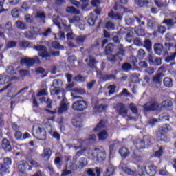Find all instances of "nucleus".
<instances>
[{
  "label": "nucleus",
  "mask_w": 176,
  "mask_h": 176,
  "mask_svg": "<svg viewBox=\"0 0 176 176\" xmlns=\"http://www.w3.org/2000/svg\"><path fill=\"white\" fill-rule=\"evenodd\" d=\"M160 104L156 100V98L151 97L148 101L144 104L143 106V109L144 112H155L159 109Z\"/></svg>",
  "instance_id": "f257e3e1"
},
{
  "label": "nucleus",
  "mask_w": 176,
  "mask_h": 176,
  "mask_svg": "<svg viewBox=\"0 0 176 176\" xmlns=\"http://www.w3.org/2000/svg\"><path fill=\"white\" fill-rule=\"evenodd\" d=\"M173 128L170 124H166L165 126L159 128L157 132V138L159 141H167V133L168 131H171Z\"/></svg>",
  "instance_id": "f03ea898"
},
{
  "label": "nucleus",
  "mask_w": 176,
  "mask_h": 176,
  "mask_svg": "<svg viewBox=\"0 0 176 176\" xmlns=\"http://www.w3.org/2000/svg\"><path fill=\"white\" fill-rule=\"evenodd\" d=\"M34 49L38 52L39 57L42 58H45V60L50 61V57H52V54L47 52V47L45 45H35Z\"/></svg>",
  "instance_id": "7ed1b4c3"
},
{
  "label": "nucleus",
  "mask_w": 176,
  "mask_h": 176,
  "mask_svg": "<svg viewBox=\"0 0 176 176\" xmlns=\"http://www.w3.org/2000/svg\"><path fill=\"white\" fill-rule=\"evenodd\" d=\"M41 60L38 56H34V58H23L20 60L21 65H25L28 68H31L34 67V64H41Z\"/></svg>",
  "instance_id": "20e7f679"
},
{
  "label": "nucleus",
  "mask_w": 176,
  "mask_h": 176,
  "mask_svg": "<svg viewBox=\"0 0 176 176\" xmlns=\"http://www.w3.org/2000/svg\"><path fill=\"white\" fill-rule=\"evenodd\" d=\"M116 110L117 113H118V115L122 118H129V119L131 120L134 119L133 117L127 116V113H129V110L127 109V107H126V104L123 103H118L116 107Z\"/></svg>",
  "instance_id": "39448f33"
},
{
  "label": "nucleus",
  "mask_w": 176,
  "mask_h": 176,
  "mask_svg": "<svg viewBox=\"0 0 176 176\" xmlns=\"http://www.w3.org/2000/svg\"><path fill=\"white\" fill-rule=\"evenodd\" d=\"M88 107L89 104L86 100H79L73 103L72 108L77 112H83V111L87 109Z\"/></svg>",
  "instance_id": "423d86ee"
},
{
  "label": "nucleus",
  "mask_w": 176,
  "mask_h": 176,
  "mask_svg": "<svg viewBox=\"0 0 176 176\" xmlns=\"http://www.w3.org/2000/svg\"><path fill=\"white\" fill-rule=\"evenodd\" d=\"M122 170L126 174H129V175L132 176H145V169L143 168H138L136 170H133L131 168L124 166L122 167Z\"/></svg>",
  "instance_id": "0eeeda50"
},
{
  "label": "nucleus",
  "mask_w": 176,
  "mask_h": 176,
  "mask_svg": "<svg viewBox=\"0 0 176 176\" xmlns=\"http://www.w3.org/2000/svg\"><path fill=\"white\" fill-rule=\"evenodd\" d=\"M146 61H148L149 65L153 67L162 65V59L159 57H156L152 52L148 53V56L146 58Z\"/></svg>",
  "instance_id": "6e6552de"
},
{
  "label": "nucleus",
  "mask_w": 176,
  "mask_h": 176,
  "mask_svg": "<svg viewBox=\"0 0 176 176\" xmlns=\"http://www.w3.org/2000/svg\"><path fill=\"white\" fill-rule=\"evenodd\" d=\"M36 138L39 141H45L47 138L46 130L45 128L38 126L36 131Z\"/></svg>",
  "instance_id": "1a4fd4ad"
},
{
  "label": "nucleus",
  "mask_w": 176,
  "mask_h": 176,
  "mask_svg": "<svg viewBox=\"0 0 176 176\" xmlns=\"http://www.w3.org/2000/svg\"><path fill=\"white\" fill-rule=\"evenodd\" d=\"M154 52L157 56H162L164 54V56H167V51L164 49V47L160 43H155L154 45Z\"/></svg>",
  "instance_id": "9d476101"
},
{
  "label": "nucleus",
  "mask_w": 176,
  "mask_h": 176,
  "mask_svg": "<svg viewBox=\"0 0 176 176\" xmlns=\"http://www.w3.org/2000/svg\"><path fill=\"white\" fill-rule=\"evenodd\" d=\"M144 171L149 176H155L156 175V166H155L153 164H147L144 166Z\"/></svg>",
  "instance_id": "9b49d317"
},
{
  "label": "nucleus",
  "mask_w": 176,
  "mask_h": 176,
  "mask_svg": "<svg viewBox=\"0 0 176 176\" xmlns=\"http://www.w3.org/2000/svg\"><path fill=\"white\" fill-rule=\"evenodd\" d=\"M68 107H69V102H68L67 98L63 97L60 102V107L58 111V113L61 114L63 112H67V111H68Z\"/></svg>",
  "instance_id": "f8f14e48"
},
{
  "label": "nucleus",
  "mask_w": 176,
  "mask_h": 176,
  "mask_svg": "<svg viewBox=\"0 0 176 176\" xmlns=\"http://www.w3.org/2000/svg\"><path fill=\"white\" fill-rule=\"evenodd\" d=\"M1 149H3L6 153L12 152V144L10 141L7 138H3L1 141Z\"/></svg>",
  "instance_id": "ddd939ff"
},
{
  "label": "nucleus",
  "mask_w": 176,
  "mask_h": 176,
  "mask_svg": "<svg viewBox=\"0 0 176 176\" xmlns=\"http://www.w3.org/2000/svg\"><path fill=\"white\" fill-rule=\"evenodd\" d=\"M133 144L138 149H145L146 146H145V142L144 141V138H138L134 140Z\"/></svg>",
  "instance_id": "4468645a"
},
{
  "label": "nucleus",
  "mask_w": 176,
  "mask_h": 176,
  "mask_svg": "<svg viewBox=\"0 0 176 176\" xmlns=\"http://www.w3.org/2000/svg\"><path fill=\"white\" fill-rule=\"evenodd\" d=\"M87 174L89 176H96H96H100L101 175V168H98V167H96L94 169L89 168L87 170Z\"/></svg>",
  "instance_id": "2eb2a0df"
},
{
  "label": "nucleus",
  "mask_w": 176,
  "mask_h": 176,
  "mask_svg": "<svg viewBox=\"0 0 176 176\" xmlns=\"http://www.w3.org/2000/svg\"><path fill=\"white\" fill-rule=\"evenodd\" d=\"M28 163L25 161H20L18 165V170L20 174H24L27 171Z\"/></svg>",
  "instance_id": "dca6fc26"
},
{
  "label": "nucleus",
  "mask_w": 176,
  "mask_h": 176,
  "mask_svg": "<svg viewBox=\"0 0 176 176\" xmlns=\"http://www.w3.org/2000/svg\"><path fill=\"white\" fill-rule=\"evenodd\" d=\"M151 1L149 0H135V5L139 8H149Z\"/></svg>",
  "instance_id": "f3484780"
},
{
  "label": "nucleus",
  "mask_w": 176,
  "mask_h": 176,
  "mask_svg": "<svg viewBox=\"0 0 176 176\" xmlns=\"http://www.w3.org/2000/svg\"><path fill=\"white\" fill-rule=\"evenodd\" d=\"M95 152H96V157L97 160L99 162H104L105 160V151H102L99 150L98 148H95L94 149Z\"/></svg>",
  "instance_id": "a211bd4d"
},
{
  "label": "nucleus",
  "mask_w": 176,
  "mask_h": 176,
  "mask_svg": "<svg viewBox=\"0 0 176 176\" xmlns=\"http://www.w3.org/2000/svg\"><path fill=\"white\" fill-rule=\"evenodd\" d=\"M35 19H37L40 23L45 24L46 23V14H45V12H37L35 15Z\"/></svg>",
  "instance_id": "6ab92c4d"
},
{
  "label": "nucleus",
  "mask_w": 176,
  "mask_h": 176,
  "mask_svg": "<svg viewBox=\"0 0 176 176\" xmlns=\"http://www.w3.org/2000/svg\"><path fill=\"white\" fill-rule=\"evenodd\" d=\"M163 73L160 72L153 76V83L155 85H160L162 83V79H163Z\"/></svg>",
  "instance_id": "aec40b11"
},
{
  "label": "nucleus",
  "mask_w": 176,
  "mask_h": 176,
  "mask_svg": "<svg viewBox=\"0 0 176 176\" xmlns=\"http://www.w3.org/2000/svg\"><path fill=\"white\" fill-rule=\"evenodd\" d=\"M119 153L122 159H126V157H128V156H130V151H129V148L126 147L120 148L119 150Z\"/></svg>",
  "instance_id": "412c9836"
},
{
  "label": "nucleus",
  "mask_w": 176,
  "mask_h": 176,
  "mask_svg": "<svg viewBox=\"0 0 176 176\" xmlns=\"http://www.w3.org/2000/svg\"><path fill=\"white\" fill-rule=\"evenodd\" d=\"M50 92L52 96H58L60 93H62L63 97L65 96V90L63 88H54L50 90Z\"/></svg>",
  "instance_id": "4be33fe9"
},
{
  "label": "nucleus",
  "mask_w": 176,
  "mask_h": 176,
  "mask_svg": "<svg viewBox=\"0 0 176 176\" xmlns=\"http://www.w3.org/2000/svg\"><path fill=\"white\" fill-rule=\"evenodd\" d=\"M108 16L111 17L113 20L122 21V19H123V15L120 14L119 12L115 13L113 11H111V12L108 14Z\"/></svg>",
  "instance_id": "5701e85b"
},
{
  "label": "nucleus",
  "mask_w": 176,
  "mask_h": 176,
  "mask_svg": "<svg viewBox=\"0 0 176 176\" xmlns=\"http://www.w3.org/2000/svg\"><path fill=\"white\" fill-rule=\"evenodd\" d=\"M144 47L146 49L148 53H152V41L149 38H146L144 41Z\"/></svg>",
  "instance_id": "b1692460"
},
{
  "label": "nucleus",
  "mask_w": 176,
  "mask_h": 176,
  "mask_svg": "<svg viewBox=\"0 0 176 176\" xmlns=\"http://www.w3.org/2000/svg\"><path fill=\"white\" fill-rule=\"evenodd\" d=\"M143 140L144 141V145L146 146V148L153 144V138L151 136L144 135L143 136Z\"/></svg>",
  "instance_id": "393cba45"
},
{
  "label": "nucleus",
  "mask_w": 176,
  "mask_h": 176,
  "mask_svg": "<svg viewBox=\"0 0 176 176\" xmlns=\"http://www.w3.org/2000/svg\"><path fill=\"white\" fill-rule=\"evenodd\" d=\"M115 49V45L113 43H108L104 49V52L107 56H109V54H112V52H113V50Z\"/></svg>",
  "instance_id": "a878e982"
},
{
  "label": "nucleus",
  "mask_w": 176,
  "mask_h": 176,
  "mask_svg": "<svg viewBox=\"0 0 176 176\" xmlns=\"http://www.w3.org/2000/svg\"><path fill=\"white\" fill-rule=\"evenodd\" d=\"M51 156L52 150L49 148H45L43 153L41 154V157H43L44 159H45V160H50Z\"/></svg>",
  "instance_id": "bb28decb"
},
{
  "label": "nucleus",
  "mask_w": 176,
  "mask_h": 176,
  "mask_svg": "<svg viewBox=\"0 0 176 176\" xmlns=\"http://www.w3.org/2000/svg\"><path fill=\"white\" fill-rule=\"evenodd\" d=\"M147 28L148 30H156L157 27V22L154 19H147Z\"/></svg>",
  "instance_id": "cd10ccee"
},
{
  "label": "nucleus",
  "mask_w": 176,
  "mask_h": 176,
  "mask_svg": "<svg viewBox=\"0 0 176 176\" xmlns=\"http://www.w3.org/2000/svg\"><path fill=\"white\" fill-rule=\"evenodd\" d=\"M109 137V135L108 134V132L107 131L103 130L101 131L98 134V138L99 141H105Z\"/></svg>",
  "instance_id": "c85d7f7f"
},
{
  "label": "nucleus",
  "mask_w": 176,
  "mask_h": 176,
  "mask_svg": "<svg viewBox=\"0 0 176 176\" xmlns=\"http://www.w3.org/2000/svg\"><path fill=\"white\" fill-rule=\"evenodd\" d=\"M162 24H166L167 27L173 28L176 24V21L173 19H164L162 21Z\"/></svg>",
  "instance_id": "c756f323"
},
{
  "label": "nucleus",
  "mask_w": 176,
  "mask_h": 176,
  "mask_svg": "<svg viewBox=\"0 0 176 176\" xmlns=\"http://www.w3.org/2000/svg\"><path fill=\"white\" fill-rule=\"evenodd\" d=\"M97 60L94 58H90L89 62L87 63L88 67L91 68V69H97Z\"/></svg>",
  "instance_id": "7c9ffc66"
},
{
  "label": "nucleus",
  "mask_w": 176,
  "mask_h": 176,
  "mask_svg": "<svg viewBox=\"0 0 176 176\" xmlns=\"http://www.w3.org/2000/svg\"><path fill=\"white\" fill-rule=\"evenodd\" d=\"M15 24L16 25V28L19 30H22V31H24L28 28L27 23L23 22L22 21L18 20L15 22Z\"/></svg>",
  "instance_id": "2f4dec72"
},
{
  "label": "nucleus",
  "mask_w": 176,
  "mask_h": 176,
  "mask_svg": "<svg viewBox=\"0 0 176 176\" xmlns=\"http://www.w3.org/2000/svg\"><path fill=\"white\" fill-rule=\"evenodd\" d=\"M166 31H167V28L165 26L160 25L157 27V30L153 32V34L154 36H157V32H159V34H162L163 35Z\"/></svg>",
  "instance_id": "473e14b6"
},
{
  "label": "nucleus",
  "mask_w": 176,
  "mask_h": 176,
  "mask_svg": "<svg viewBox=\"0 0 176 176\" xmlns=\"http://www.w3.org/2000/svg\"><path fill=\"white\" fill-rule=\"evenodd\" d=\"M102 129H105V120H101L99 123L96 125V127L94 129L95 132L100 131Z\"/></svg>",
  "instance_id": "72a5a7b5"
},
{
  "label": "nucleus",
  "mask_w": 176,
  "mask_h": 176,
  "mask_svg": "<svg viewBox=\"0 0 176 176\" xmlns=\"http://www.w3.org/2000/svg\"><path fill=\"white\" fill-rule=\"evenodd\" d=\"M66 12L67 13H72V14H79L80 13V11L74 6L67 7Z\"/></svg>",
  "instance_id": "f704fd0d"
},
{
  "label": "nucleus",
  "mask_w": 176,
  "mask_h": 176,
  "mask_svg": "<svg viewBox=\"0 0 176 176\" xmlns=\"http://www.w3.org/2000/svg\"><path fill=\"white\" fill-rule=\"evenodd\" d=\"M72 124L76 129H82V127H83V124H82V122L78 118H74L72 120Z\"/></svg>",
  "instance_id": "c9c22d12"
},
{
  "label": "nucleus",
  "mask_w": 176,
  "mask_h": 176,
  "mask_svg": "<svg viewBox=\"0 0 176 176\" xmlns=\"http://www.w3.org/2000/svg\"><path fill=\"white\" fill-rule=\"evenodd\" d=\"M115 174V167L113 166H109L107 169L106 171L104 173V176H111Z\"/></svg>",
  "instance_id": "e433bc0d"
},
{
  "label": "nucleus",
  "mask_w": 176,
  "mask_h": 176,
  "mask_svg": "<svg viewBox=\"0 0 176 176\" xmlns=\"http://www.w3.org/2000/svg\"><path fill=\"white\" fill-rule=\"evenodd\" d=\"M52 47L56 49V50H64V45H61L58 41H52Z\"/></svg>",
  "instance_id": "4c0bfd02"
},
{
  "label": "nucleus",
  "mask_w": 176,
  "mask_h": 176,
  "mask_svg": "<svg viewBox=\"0 0 176 176\" xmlns=\"http://www.w3.org/2000/svg\"><path fill=\"white\" fill-rule=\"evenodd\" d=\"M163 153H164V148L163 146H160V148L154 153V157H157V159H160L162 156H163Z\"/></svg>",
  "instance_id": "58836bf2"
},
{
  "label": "nucleus",
  "mask_w": 176,
  "mask_h": 176,
  "mask_svg": "<svg viewBox=\"0 0 176 176\" xmlns=\"http://www.w3.org/2000/svg\"><path fill=\"white\" fill-rule=\"evenodd\" d=\"M124 53H126V50L123 49L121 47L119 48L118 52L116 54V56H117V57H118L120 61H122V60H123Z\"/></svg>",
  "instance_id": "ea45409f"
},
{
  "label": "nucleus",
  "mask_w": 176,
  "mask_h": 176,
  "mask_svg": "<svg viewBox=\"0 0 176 176\" xmlns=\"http://www.w3.org/2000/svg\"><path fill=\"white\" fill-rule=\"evenodd\" d=\"M163 82L165 87H173V79H171L170 78H164Z\"/></svg>",
  "instance_id": "a19ab883"
},
{
  "label": "nucleus",
  "mask_w": 176,
  "mask_h": 176,
  "mask_svg": "<svg viewBox=\"0 0 176 176\" xmlns=\"http://www.w3.org/2000/svg\"><path fill=\"white\" fill-rule=\"evenodd\" d=\"M105 111V107L104 104L95 106L94 109V112L96 113H101V112H104Z\"/></svg>",
  "instance_id": "79ce46f5"
},
{
  "label": "nucleus",
  "mask_w": 176,
  "mask_h": 176,
  "mask_svg": "<svg viewBox=\"0 0 176 176\" xmlns=\"http://www.w3.org/2000/svg\"><path fill=\"white\" fill-rule=\"evenodd\" d=\"M6 72L9 75H17V70L14 69V67L10 65L6 68Z\"/></svg>",
  "instance_id": "37998d69"
},
{
  "label": "nucleus",
  "mask_w": 176,
  "mask_h": 176,
  "mask_svg": "<svg viewBox=\"0 0 176 176\" xmlns=\"http://www.w3.org/2000/svg\"><path fill=\"white\" fill-rule=\"evenodd\" d=\"M9 79L8 76L0 74V85H6L9 82Z\"/></svg>",
  "instance_id": "c03bdc74"
},
{
  "label": "nucleus",
  "mask_w": 176,
  "mask_h": 176,
  "mask_svg": "<svg viewBox=\"0 0 176 176\" xmlns=\"http://www.w3.org/2000/svg\"><path fill=\"white\" fill-rule=\"evenodd\" d=\"M28 9H30V6H28V3L23 2L19 10L22 13H27V12H28Z\"/></svg>",
  "instance_id": "a18cd8bd"
},
{
  "label": "nucleus",
  "mask_w": 176,
  "mask_h": 176,
  "mask_svg": "<svg viewBox=\"0 0 176 176\" xmlns=\"http://www.w3.org/2000/svg\"><path fill=\"white\" fill-rule=\"evenodd\" d=\"M129 109L131 111L132 113H134V115H138V107L135 106V104L131 103L129 104Z\"/></svg>",
  "instance_id": "49530a36"
},
{
  "label": "nucleus",
  "mask_w": 176,
  "mask_h": 176,
  "mask_svg": "<svg viewBox=\"0 0 176 176\" xmlns=\"http://www.w3.org/2000/svg\"><path fill=\"white\" fill-rule=\"evenodd\" d=\"M165 39L166 42H173V41H175V37H174V34L168 32L165 35Z\"/></svg>",
  "instance_id": "de8ad7c7"
},
{
  "label": "nucleus",
  "mask_w": 176,
  "mask_h": 176,
  "mask_svg": "<svg viewBox=\"0 0 176 176\" xmlns=\"http://www.w3.org/2000/svg\"><path fill=\"white\" fill-rule=\"evenodd\" d=\"M66 168H69L72 171H76L78 170V165L70 161L69 164H66Z\"/></svg>",
  "instance_id": "09e8293b"
},
{
  "label": "nucleus",
  "mask_w": 176,
  "mask_h": 176,
  "mask_svg": "<svg viewBox=\"0 0 176 176\" xmlns=\"http://www.w3.org/2000/svg\"><path fill=\"white\" fill-rule=\"evenodd\" d=\"M159 118L160 120H162V122H166V120L168 122L170 120V116L167 113H163L160 114Z\"/></svg>",
  "instance_id": "8fccbe9b"
},
{
  "label": "nucleus",
  "mask_w": 176,
  "mask_h": 176,
  "mask_svg": "<svg viewBox=\"0 0 176 176\" xmlns=\"http://www.w3.org/2000/svg\"><path fill=\"white\" fill-rule=\"evenodd\" d=\"M86 36H79L76 38V42L78 45H83L85 41H86Z\"/></svg>",
  "instance_id": "3c124183"
},
{
  "label": "nucleus",
  "mask_w": 176,
  "mask_h": 176,
  "mask_svg": "<svg viewBox=\"0 0 176 176\" xmlns=\"http://www.w3.org/2000/svg\"><path fill=\"white\" fill-rule=\"evenodd\" d=\"M79 168H85V167H86V166H87V158L86 157H82L80 159V160L79 161Z\"/></svg>",
  "instance_id": "603ef678"
},
{
  "label": "nucleus",
  "mask_w": 176,
  "mask_h": 176,
  "mask_svg": "<svg viewBox=\"0 0 176 176\" xmlns=\"http://www.w3.org/2000/svg\"><path fill=\"white\" fill-rule=\"evenodd\" d=\"M133 69V66L131 65V64L129 63H124L122 65V69H123V71H124L125 72H127V71H130V69Z\"/></svg>",
  "instance_id": "864d4df0"
},
{
  "label": "nucleus",
  "mask_w": 176,
  "mask_h": 176,
  "mask_svg": "<svg viewBox=\"0 0 176 176\" xmlns=\"http://www.w3.org/2000/svg\"><path fill=\"white\" fill-rule=\"evenodd\" d=\"M117 55L116 54H109V56L107 57V60L109 61L110 63H111V64H115V63H116L118 61V60L116 59Z\"/></svg>",
  "instance_id": "5fc2aeb1"
},
{
  "label": "nucleus",
  "mask_w": 176,
  "mask_h": 176,
  "mask_svg": "<svg viewBox=\"0 0 176 176\" xmlns=\"http://www.w3.org/2000/svg\"><path fill=\"white\" fill-rule=\"evenodd\" d=\"M146 56V53L144 49H140L138 52V57L140 60H144V58Z\"/></svg>",
  "instance_id": "6e6d98bb"
},
{
  "label": "nucleus",
  "mask_w": 176,
  "mask_h": 176,
  "mask_svg": "<svg viewBox=\"0 0 176 176\" xmlns=\"http://www.w3.org/2000/svg\"><path fill=\"white\" fill-rule=\"evenodd\" d=\"M34 33L32 32V31L29 30L27 32H25V38H26L27 39H29L30 41H32V39H34Z\"/></svg>",
  "instance_id": "4d7b16f0"
},
{
  "label": "nucleus",
  "mask_w": 176,
  "mask_h": 176,
  "mask_svg": "<svg viewBox=\"0 0 176 176\" xmlns=\"http://www.w3.org/2000/svg\"><path fill=\"white\" fill-rule=\"evenodd\" d=\"M105 28H107V30H110L112 31L115 30V28H116V26L115 25V23L111 21H108L106 23Z\"/></svg>",
  "instance_id": "13d9d810"
},
{
  "label": "nucleus",
  "mask_w": 176,
  "mask_h": 176,
  "mask_svg": "<svg viewBox=\"0 0 176 176\" xmlns=\"http://www.w3.org/2000/svg\"><path fill=\"white\" fill-rule=\"evenodd\" d=\"M175 57H176V52L171 54L170 56H168L165 58V61L166 63H170V61H174V60H175Z\"/></svg>",
  "instance_id": "bf43d9fd"
},
{
  "label": "nucleus",
  "mask_w": 176,
  "mask_h": 176,
  "mask_svg": "<svg viewBox=\"0 0 176 176\" xmlns=\"http://www.w3.org/2000/svg\"><path fill=\"white\" fill-rule=\"evenodd\" d=\"M34 153H35V152H34L33 150H29L28 153L25 155V157L28 162L32 160V156H34Z\"/></svg>",
  "instance_id": "052dcab7"
},
{
  "label": "nucleus",
  "mask_w": 176,
  "mask_h": 176,
  "mask_svg": "<svg viewBox=\"0 0 176 176\" xmlns=\"http://www.w3.org/2000/svg\"><path fill=\"white\" fill-rule=\"evenodd\" d=\"M19 72L21 78H24L25 76H30V70L28 69H21L19 70Z\"/></svg>",
  "instance_id": "680f3d73"
},
{
  "label": "nucleus",
  "mask_w": 176,
  "mask_h": 176,
  "mask_svg": "<svg viewBox=\"0 0 176 176\" xmlns=\"http://www.w3.org/2000/svg\"><path fill=\"white\" fill-rule=\"evenodd\" d=\"M3 164H4L7 167L12 166V158L8 157L3 158Z\"/></svg>",
  "instance_id": "e2e57ef3"
},
{
  "label": "nucleus",
  "mask_w": 176,
  "mask_h": 176,
  "mask_svg": "<svg viewBox=\"0 0 176 176\" xmlns=\"http://www.w3.org/2000/svg\"><path fill=\"white\" fill-rule=\"evenodd\" d=\"M11 14L12 17H15V18L19 17V16H20V10H19L17 8L12 9L11 12Z\"/></svg>",
  "instance_id": "0e129e2a"
},
{
  "label": "nucleus",
  "mask_w": 176,
  "mask_h": 176,
  "mask_svg": "<svg viewBox=\"0 0 176 176\" xmlns=\"http://www.w3.org/2000/svg\"><path fill=\"white\" fill-rule=\"evenodd\" d=\"M31 42L28 41H21L19 43V45L20 47H28L30 46Z\"/></svg>",
  "instance_id": "69168bd1"
},
{
  "label": "nucleus",
  "mask_w": 176,
  "mask_h": 176,
  "mask_svg": "<svg viewBox=\"0 0 176 176\" xmlns=\"http://www.w3.org/2000/svg\"><path fill=\"white\" fill-rule=\"evenodd\" d=\"M54 164L57 166V167H61L63 166V161H61V157H55Z\"/></svg>",
  "instance_id": "338daca9"
},
{
  "label": "nucleus",
  "mask_w": 176,
  "mask_h": 176,
  "mask_svg": "<svg viewBox=\"0 0 176 176\" xmlns=\"http://www.w3.org/2000/svg\"><path fill=\"white\" fill-rule=\"evenodd\" d=\"M72 91H74V93H76L77 94H85L86 93V91H85V89L83 88H74L72 89Z\"/></svg>",
  "instance_id": "774afa93"
}]
</instances>
